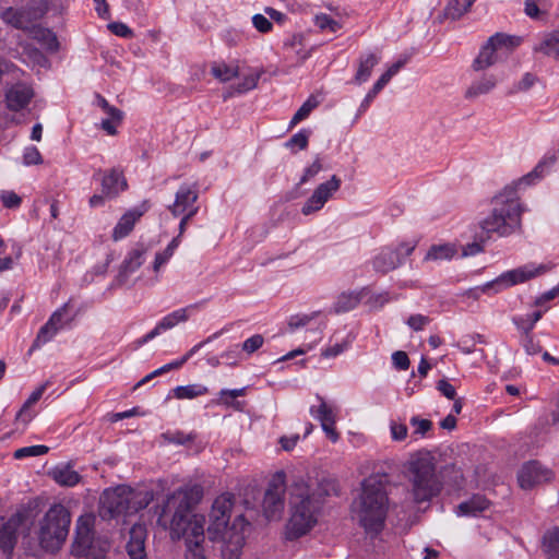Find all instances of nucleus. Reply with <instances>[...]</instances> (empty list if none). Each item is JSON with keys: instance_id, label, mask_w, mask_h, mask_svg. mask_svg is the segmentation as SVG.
I'll list each match as a JSON object with an SVG mask.
<instances>
[{"instance_id": "nucleus-1", "label": "nucleus", "mask_w": 559, "mask_h": 559, "mask_svg": "<svg viewBox=\"0 0 559 559\" xmlns=\"http://www.w3.org/2000/svg\"><path fill=\"white\" fill-rule=\"evenodd\" d=\"M202 496L200 486L178 489L167 496L157 518V524L169 530L171 539H186V559H207L203 546L205 519L192 514Z\"/></svg>"}, {"instance_id": "nucleus-2", "label": "nucleus", "mask_w": 559, "mask_h": 559, "mask_svg": "<svg viewBox=\"0 0 559 559\" xmlns=\"http://www.w3.org/2000/svg\"><path fill=\"white\" fill-rule=\"evenodd\" d=\"M555 163V156L542 159L532 171L518 181L506 186L493 198L491 213L480 222V228L487 234V237L490 234L507 237L521 228V215L524 209L518 195V188L531 186L540 180Z\"/></svg>"}, {"instance_id": "nucleus-3", "label": "nucleus", "mask_w": 559, "mask_h": 559, "mask_svg": "<svg viewBox=\"0 0 559 559\" xmlns=\"http://www.w3.org/2000/svg\"><path fill=\"white\" fill-rule=\"evenodd\" d=\"M250 522L235 512V496L224 492L212 502V542L221 544L223 559H239Z\"/></svg>"}, {"instance_id": "nucleus-4", "label": "nucleus", "mask_w": 559, "mask_h": 559, "mask_svg": "<svg viewBox=\"0 0 559 559\" xmlns=\"http://www.w3.org/2000/svg\"><path fill=\"white\" fill-rule=\"evenodd\" d=\"M323 493L314 481L296 478L289 487V519L285 527L287 539L308 534L318 523Z\"/></svg>"}, {"instance_id": "nucleus-5", "label": "nucleus", "mask_w": 559, "mask_h": 559, "mask_svg": "<svg viewBox=\"0 0 559 559\" xmlns=\"http://www.w3.org/2000/svg\"><path fill=\"white\" fill-rule=\"evenodd\" d=\"M386 476L371 475L361 484V493L354 503V512L368 533H379L389 509Z\"/></svg>"}, {"instance_id": "nucleus-6", "label": "nucleus", "mask_w": 559, "mask_h": 559, "mask_svg": "<svg viewBox=\"0 0 559 559\" xmlns=\"http://www.w3.org/2000/svg\"><path fill=\"white\" fill-rule=\"evenodd\" d=\"M409 495L414 502L430 501L442 489L436 472V459L430 452H418L411 457L407 467Z\"/></svg>"}, {"instance_id": "nucleus-7", "label": "nucleus", "mask_w": 559, "mask_h": 559, "mask_svg": "<svg viewBox=\"0 0 559 559\" xmlns=\"http://www.w3.org/2000/svg\"><path fill=\"white\" fill-rule=\"evenodd\" d=\"M153 491L136 490L126 485L104 490L99 513L103 519L131 515L145 509L153 500Z\"/></svg>"}, {"instance_id": "nucleus-8", "label": "nucleus", "mask_w": 559, "mask_h": 559, "mask_svg": "<svg viewBox=\"0 0 559 559\" xmlns=\"http://www.w3.org/2000/svg\"><path fill=\"white\" fill-rule=\"evenodd\" d=\"M71 524V514L61 503L52 504L39 522L37 533L40 547L49 552L58 551L64 544Z\"/></svg>"}, {"instance_id": "nucleus-9", "label": "nucleus", "mask_w": 559, "mask_h": 559, "mask_svg": "<svg viewBox=\"0 0 559 559\" xmlns=\"http://www.w3.org/2000/svg\"><path fill=\"white\" fill-rule=\"evenodd\" d=\"M549 269L550 267L547 264H537L531 262L516 269L507 271L496 280L487 282L484 285L469 288L463 293V296H466L467 298L478 299L481 294H488L491 290L493 293H499L502 289L538 277L548 272Z\"/></svg>"}, {"instance_id": "nucleus-10", "label": "nucleus", "mask_w": 559, "mask_h": 559, "mask_svg": "<svg viewBox=\"0 0 559 559\" xmlns=\"http://www.w3.org/2000/svg\"><path fill=\"white\" fill-rule=\"evenodd\" d=\"M520 44L515 36L503 33H496L481 47L478 56L474 59L472 68L474 71H484L497 62L506 59Z\"/></svg>"}, {"instance_id": "nucleus-11", "label": "nucleus", "mask_w": 559, "mask_h": 559, "mask_svg": "<svg viewBox=\"0 0 559 559\" xmlns=\"http://www.w3.org/2000/svg\"><path fill=\"white\" fill-rule=\"evenodd\" d=\"M417 246V241H404L396 247L386 246L381 248L371 259L372 269L377 273L386 274L401 266Z\"/></svg>"}, {"instance_id": "nucleus-12", "label": "nucleus", "mask_w": 559, "mask_h": 559, "mask_svg": "<svg viewBox=\"0 0 559 559\" xmlns=\"http://www.w3.org/2000/svg\"><path fill=\"white\" fill-rule=\"evenodd\" d=\"M107 547L96 546L93 537L92 520L80 518L75 528L71 554L85 559H103Z\"/></svg>"}, {"instance_id": "nucleus-13", "label": "nucleus", "mask_w": 559, "mask_h": 559, "mask_svg": "<svg viewBox=\"0 0 559 559\" xmlns=\"http://www.w3.org/2000/svg\"><path fill=\"white\" fill-rule=\"evenodd\" d=\"M198 195L199 189L195 183H183L176 192L174 203L169 205V211L174 216H183L179 224L180 233L183 231L188 219L198 211L195 205Z\"/></svg>"}, {"instance_id": "nucleus-14", "label": "nucleus", "mask_w": 559, "mask_h": 559, "mask_svg": "<svg viewBox=\"0 0 559 559\" xmlns=\"http://www.w3.org/2000/svg\"><path fill=\"white\" fill-rule=\"evenodd\" d=\"M341 186L342 180L336 175H332L329 180L318 185L311 195L302 204L300 210L301 214L309 216L321 211L340 190Z\"/></svg>"}, {"instance_id": "nucleus-15", "label": "nucleus", "mask_w": 559, "mask_h": 559, "mask_svg": "<svg viewBox=\"0 0 559 559\" xmlns=\"http://www.w3.org/2000/svg\"><path fill=\"white\" fill-rule=\"evenodd\" d=\"M285 489V474L277 472L269 483L263 498V511L269 520H275L281 516L284 509Z\"/></svg>"}, {"instance_id": "nucleus-16", "label": "nucleus", "mask_w": 559, "mask_h": 559, "mask_svg": "<svg viewBox=\"0 0 559 559\" xmlns=\"http://www.w3.org/2000/svg\"><path fill=\"white\" fill-rule=\"evenodd\" d=\"M204 305L205 301L197 302L168 313L155 325L152 331H150L139 341V344L143 345L158 336L160 333L175 328L181 322H186L190 317L195 314L200 307H203Z\"/></svg>"}, {"instance_id": "nucleus-17", "label": "nucleus", "mask_w": 559, "mask_h": 559, "mask_svg": "<svg viewBox=\"0 0 559 559\" xmlns=\"http://www.w3.org/2000/svg\"><path fill=\"white\" fill-rule=\"evenodd\" d=\"M552 478V472L537 461L525 463L519 472L518 480L523 489H531Z\"/></svg>"}, {"instance_id": "nucleus-18", "label": "nucleus", "mask_w": 559, "mask_h": 559, "mask_svg": "<svg viewBox=\"0 0 559 559\" xmlns=\"http://www.w3.org/2000/svg\"><path fill=\"white\" fill-rule=\"evenodd\" d=\"M317 399L320 402L319 406H311L309 412L312 417L320 421L321 428L326 437L332 442H336L340 438V435L335 429L336 414L333 407L329 405L322 396L317 395Z\"/></svg>"}, {"instance_id": "nucleus-19", "label": "nucleus", "mask_w": 559, "mask_h": 559, "mask_svg": "<svg viewBox=\"0 0 559 559\" xmlns=\"http://www.w3.org/2000/svg\"><path fill=\"white\" fill-rule=\"evenodd\" d=\"M97 175L100 176L102 192L107 199L117 198L128 188L123 173L119 168H111L105 171L98 170Z\"/></svg>"}, {"instance_id": "nucleus-20", "label": "nucleus", "mask_w": 559, "mask_h": 559, "mask_svg": "<svg viewBox=\"0 0 559 559\" xmlns=\"http://www.w3.org/2000/svg\"><path fill=\"white\" fill-rule=\"evenodd\" d=\"M130 538L126 549L130 559H146L145 540L146 528L142 524H134L130 530Z\"/></svg>"}, {"instance_id": "nucleus-21", "label": "nucleus", "mask_w": 559, "mask_h": 559, "mask_svg": "<svg viewBox=\"0 0 559 559\" xmlns=\"http://www.w3.org/2000/svg\"><path fill=\"white\" fill-rule=\"evenodd\" d=\"M33 95L31 86L24 83L12 85L5 94L8 108L14 111L23 109L28 105Z\"/></svg>"}, {"instance_id": "nucleus-22", "label": "nucleus", "mask_w": 559, "mask_h": 559, "mask_svg": "<svg viewBox=\"0 0 559 559\" xmlns=\"http://www.w3.org/2000/svg\"><path fill=\"white\" fill-rule=\"evenodd\" d=\"M533 51L547 57L559 58V31L543 34L533 45Z\"/></svg>"}, {"instance_id": "nucleus-23", "label": "nucleus", "mask_w": 559, "mask_h": 559, "mask_svg": "<svg viewBox=\"0 0 559 559\" xmlns=\"http://www.w3.org/2000/svg\"><path fill=\"white\" fill-rule=\"evenodd\" d=\"M498 79L493 74H486L474 80L465 91L466 99H475L481 95H487L496 88Z\"/></svg>"}, {"instance_id": "nucleus-24", "label": "nucleus", "mask_w": 559, "mask_h": 559, "mask_svg": "<svg viewBox=\"0 0 559 559\" xmlns=\"http://www.w3.org/2000/svg\"><path fill=\"white\" fill-rule=\"evenodd\" d=\"M381 57L374 52L361 55L358 58L357 72L354 76V83L360 85L369 80L372 69L380 62Z\"/></svg>"}, {"instance_id": "nucleus-25", "label": "nucleus", "mask_w": 559, "mask_h": 559, "mask_svg": "<svg viewBox=\"0 0 559 559\" xmlns=\"http://www.w3.org/2000/svg\"><path fill=\"white\" fill-rule=\"evenodd\" d=\"M260 78L261 72H250L249 74L245 75L240 82L230 85L223 93V99L226 100L229 97L239 96L254 90L258 86Z\"/></svg>"}, {"instance_id": "nucleus-26", "label": "nucleus", "mask_w": 559, "mask_h": 559, "mask_svg": "<svg viewBox=\"0 0 559 559\" xmlns=\"http://www.w3.org/2000/svg\"><path fill=\"white\" fill-rule=\"evenodd\" d=\"M1 19L5 24L22 31L28 29L32 24L29 13L25 9L7 8L1 13Z\"/></svg>"}, {"instance_id": "nucleus-27", "label": "nucleus", "mask_w": 559, "mask_h": 559, "mask_svg": "<svg viewBox=\"0 0 559 559\" xmlns=\"http://www.w3.org/2000/svg\"><path fill=\"white\" fill-rule=\"evenodd\" d=\"M144 250L134 249L128 253L120 265L118 281L123 284L128 281L130 274L135 272L144 262Z\"/></svg>"}, {"instance_id": "nucleus-28", "label": "nucleus", "mask_w": 559, "mask_h": 559, "mask_svg": "<svg viewBox=\"0 0 559 559\" xmlns=\"http://www.w3.org/2000/svg\"><path fill=\"white\" fill-rule=\"evenodd\" d=\"M365 292L366 288L360 290L344 292L340 294L333 305L334 312L342 313L355 309L361 301Z\"/></svg>"}, {"instance_id": "nucleus-29", "label": "nucleus", "mask_w": 559, "mask_h": 559, "mask_svg": "<svg viewBox=\"0 0 559 559\" xmlns=\"http://www.w3.org/2000/svg\"><path fill=\"white\" fill-rule=\"evenodd\" d=\"M52 479L60 486L73 487L81 480V475L71 464L57 465L50 473Z\"/></svg>"}, {"instance_id": "nucleus-30", "label": "nucleus", "mask_w": 559, "mask_h": 559, "mask_svg": "<svg viewBox=\"0 0 559 559\" xmlns=\"http://www.w3.org/2000/svg\"><path fill=\"white\" fill-rule=\"evenodd\" d=\"M142 216V212L138 210H131L124 213L112 231V238L115 240H120L127 237L131 230L133 229L136 221Z\"/></svg>"}, {"instance_id": "nucleus-31", "label": "nucleus", "mask_w": 559, "mask_h": 559, "mask_svg": "<svg viewBox=\"0 0 559 559\" xmlns=\"http://www.w3.org/2000/svg\"><path fill=\"white\" fill-rule=\"evenodd\" d=\"M457 254V247L454 243H438L432 245L425 258L424 261H432V262H442L450 261Z\"/></svg>"}, {"instance_id": "nucleus-32", "label": "nucleus", "mask_w": 559, "mask_h": 559, "mask_svg": "<svg viewBox=\"0 0 559 559\" xmlns=\"http://www.w3.org/2000/svg\"><path fill=\"white\" fill-rule=\"evenodd\" d=\"M488 507L489 501L484 496L475 495L467 501H463L457 506V514L477 516L488 509Z\"/></svg>"}, {"instance_id": "nucleus-33", "label": "nucleus", "mask_w": 559, "mask_h": 559, "mask_svg": "<svg viewBox=\"0 0 559 559\" xmlns=\"http://www.w3.org/2000/svg\"><path fill=\"white\" fill-rule=\"evenodd\" d=\"M547 310L548 308L546 307L545 309H539L532 313H527L524 316H515L512 318V322L521 332V334H531L535 324L542 319L543 314Z\"/></svg>"}, {"instance_id": "nucleus-34", "label": "nucleus", "mask_w": 559, "mask_h": 559, "mask_svg": "<svg viewBox=\"0 0 559 559\" xmlns=\"http://www.w3.org/2000/svg\"><path fill=\"white\" fill-rule=\"evenodd\" d=\"M16 543V523L8 521L0 527V549L3 554H11Z\"/></svg>"}, {"instance_id": "nucleus-35", "label": "nucleus", "mask_w": 559, "mask_h": 559, "mask_svg": "<svg viewBox=\"0 0 559 559\" xmlns=\"http://www.w3.org/2000/svg\"><path fill=\"white\" fill-rule=\"evenodd\" d=\"M543 551L547 559H559V527L548 530L544 534Z\"/></svg>"}, {"instance_id": "nucleus-36", "label": "nucleus", "mask_w": 559, "mask_h": 559, "mask_svg": "<svg viewBox=\"0 0 559 559\" xmlns=\"http://www.w3.org/2000/svg\"><path fill=\"white\" fill-rule=\"evenodd\" d=\"M212 75L221 82H228L239 75V66L237 62H217L212 66Z\"/></svg>"}, {"instance_id": "nucleus-37", "label": "nucleus", "mask_w": 559, "mask_h": 559, "mask_svg": "<svg viewBox=\"0 0 559 559\" xmlns=\"http://www.w3.org/2000/svg\"><path fill=\"white\" fill-rule=\"evenodd\" d=\"M207 388L203 384L194 383L188 385H179L173 390L174 397L178 400H191L207 393Z\"/></svg>"}, {"instance_id": "nucleus-38", "label": "nucleus", "mask_w": 559, "mask_h": 559, "mask_svg": "<svg viewBox=\"0 0 559 559\" xmlns=\"http://www.w3.org/2000/svg\"><path fill=\"white\" fill-rule=\"evenodd\" d=\"M57 333H58L57 329L46 322L39 329L35 340L28 350V355H31L33 352L39 349L43 345L50 342L57 335Z\"/></svg>"}, {"instance_id": "nucleus-39", "label": "nucleus", "mask_w": 559, "mask_h": 559, "mask_svg": "<svg viewBox=\"0 0 559 559\" xmlns=\"http://www.w3.org/2000/svg\"><path fill=\"white\" fill-rule=\"evenodd\" d=\"M105 114L108 117L102 120V129L105 130L109 135H115L117 133L116 124L122 121L123 112L117 107L110 106V109L105 111Z\"/></svg>"}, {"instance_id": "nucleus-40", "label": "nucleus", "mask_w": 559, "mask_h": 559, "mask_svg": "<svg viewBox=\"0 0 559 559\" xmlns=\"http://www.w3.org/2000/svg\"><path fill=\"white\" fill-rule=\"evenodd\" d=\"M318 105L319 100L314 96H310L295 112L289 126L294 127L300 121L305 120Z\"/></svg>"}, {"instance_id": "nucleus-41", "label": "nucleus", "mask_w": 559, "mask_h": 559, "mask_svg": "<svg viewBox=\"0 0 559 559\" xmlns=\"http://www.w3.org/2000/svg\"><path fill=\"white\" fill-rule=\"evenodd\" d=\"M314 25L321 31H330L331 33H335L342 28V24L338 21L325 13H320L314 16Z\"/></svg>"}, {"instance_id": "nucleus-42", "label": "nucleus", "mask_w": 559, "mask_h": 559, "mask_svg": "<svg viewBox=\"0 0 559 559\" xmlns=\"http://www.w3.org/2000/svg\"><path fill=\"white\" fill-rule=\"evenodd\" d=\"M323 170V164L319 155L316 156L314 160L304 169V173L299 179L298 185H305L316 178L320 171Z\"/></svg>"}, {"instance_id": "nucleus-43", "label": "nucleus", "mask_w": 559, "mask_h": 559, "mask_svg": "<svg viewBox=\"0 0 559 559\" xmlns=\"http://www.w3.org/2000/svg\"><path fill=\"white\" fill-rule=\"evenodd\" d=\"M411 426L413 427L412 437H425L428 431L432 429V421L429 419H424L418 416H413L409 420Z\"/></svg>"}, {"instance_id": "nucleus-44", "label": "nucleus", "mask_w": 559, "mask_h": 559, "mask_svg": "<svg viewBox=\"0 0 559 559\" xmlns=\"http://www.w3.org/2000/svg\"><path fill=\"white\" fill-rule=\"evenodd\" d=\"M48 450H49L48 447L41 445V444L24 447V448L17 449L14 452L13 457L16 460H22V459H25L28 456H40V455L46 454L48 452Z\"/></svg>"}, {"instance_id": "nucleus-45", "label": "nucleus", "mask_w": 559, "mask_h": 559, "mask_svg": "<svg viewBox=\"0 0 559 559\" xmlns=\"http://www.w3.org/2000/svg\"><path fill=\"white\" fill-rule=\"evenodd\" d=\"M386 84L388 83L384 80H382L381 78L378 79V81L373 84L372 88L367 93V95L362 99V102L359 106V109H358V114H362L364 111H366L368 109L371 102L384 88V86Z\"/></svg>"}, {"instance_id": "nucleus-46", "label": "nucleus", "mask_w": 559, "mask_h": 559, "mask_svg": "<svg viewBox=\"0 0 559 559\" xmlns=\"http://www.w3.org/2000/svg\"><path fill=\"white\" fill-rule=\"evenodd\" d=\"M207 344V340L200 342L199 344L194 345L192 348H190L182 357L168 362L171 366L173 370L180 369L190 358L194 357L199 352H201L204 346Z\"/></svg>"}, {"instance_id": "nucleus-47", "label": "nucleus", "mask_w": 559, "mask_h": 559, "mask_svg": "<svg viewBox=\"0 0 559 559\" xmlns=\"http://www.w3.org/2000/svg\"><path fill=\"white\" fill-rule=\"evenodd\" d=\"M36 38L40 41H43L47 49L51 50V51H55L58 49L59 47V43H58V39L56 37V35L49 31V29H45V28H38L36 32Z\"/></svg>"}, {"instance_id": "nucleus-48", "label": "nucleus", "mask_w": 559, "mask_h": 559, "mask_svg": "<svg viewBox=\"0 0 559 559\" xmlns=\"http://www.w3.org/2000/svg\"><path fill=\"white\" fill-rule=\"evenodd\" d=\"M537 81H538V78L535 74H533L531 72H526L521 78V80L513 85L511 93L527 92L536 84Z\"/></svg>"}, {"instance_id": "nucleus-49", "label": "nucleus", "mask_w": 559, "mask_h": 559, "mask_svg": "<svg viewBox=\"0 0 559 559\" xmlns=\"http://www.w3.org/2000/svg\"><path fill=\"white\" fill-rule=\"evenodd\" d=\"M68 306H69L68 302L62 305L60 308H58L56 311L52 312V314L50 316V318L47 321V323H49L50 325L56 328L58 332L66 324L64 316L67 313Z\"/></svg>"}, {"instance_id": "nucleus-50", "label": "nucleus", "mask_w": 559, "mask_h": 559, "mask_svg": "<svg viewBox=\"0 0 559 559\" xmlns=\"http://www.w3.org/2000/svg\"><path fill=\"white\" fill-rule=\"evenodd\" d=\"M466 12L461 0H451L444 9V14L451 20L460 19Z\"/></svg>"}, {"instance_id": "nucleus-51", "label": "nucleus", "mask_w": 559, "mask_h": 559, "mask_svg": "<svg viewBox=\"0 0 559 559\" xmlns=\"http://www.w3.org/2000/svg\"><path fill=\"white\" fill-rule=\"evenodd\" d=\"M521 344L528 355H536L540 353L542 346L535 341L533 334H521Z\"/></svg>"}, {"instance_id": "nucleus-52", "label": "nucleus", "mask_w": 559, "mask_h": 559, "mask_svg": "<svg viewBox=\"0 0 559 559\" xmlns=\"http://www.w3.org/2000/svg\"><path fill=\"white\" fill-rule=\"evenodd\" d=\"M246 393V388L234 389V390H222L219 393L218 402L225 405H234L235 400L239 396H243Z\"/></svg>"}, {"instance_id": "nucleus-53", "label": "nucleus", "mask_w": 559, "mask_h": 559, "mask_svg": "<svg viewBox=\"0 0 559 559\" xmlns=\"http://www.w3.org/2000/svg\"><path fill=\"white\" fill-rule=\"evenodd\" d=\"M43 163V157L36 146L26 147L23 153V164L26 166L39 165Z\"/></svg>"}, {"instance_id": "nucleus-54", "label": "nucleus", "mask_w": 559, "mask_h": 559, "mask_svg": "<svg viewBox=\"0 0 559 559\" xmlns=\"http://www.w3.org/2000/svg\"><path fill=\"white\" fill-rule=\"evenodd\" d=\"M308 141L309 131L304 129L294 134L286 143V146H297L299 150H305L308 145Z\"/></svg>"}, {"instance_id": "nucleus-55", "label": "nucleus", "mask_w": 559, "mask_h": 559, "mask_svg": "<svg viewBox=\"0 0 559 559\" xmlns=\"http://www.w3.org/2000/svg\"><path fill=\"white\" fill-rule=\"evenodd\" d=\"M263 336L261 334H254L242 343V349L247 354H252L258 350L263 345Z\"/></svg>"}, {"instance_id": "nucleus-56", "label": "nucleus", "mask_w": 559, "mask_h": 559, "mask_svg": "<svg viewBox=\"0 0 559 559\" xmlns=\"http://www.w3.org/2000/svg\"><path fill=\"white\" fill-rule=\"evenodd\" d=\"M392 362L397 370H407L409 368V358L403 350H396L392 354Z\"/></svg>"}, {"instance_id": "nucleus-57", "label": "nucleus", "mask_w": 559, "mask_h": 559, "mask_svg": "<svg viewBox=\"0 0 559 559\" xmlns=\"http://www.w3.org/2000/svg\"><path fill=\"white\" fill-rule=\"evenodd\" d=\"M429 322L430 319L423 314H413L406 321L407 325L414 331L423 330Z\"/></svg>"}, {"instance_id": "nucleus-58", "label": "nucleus", "mask_w": 559, "mask_h": 559, "mask_svg": "<svg viewBox=\"0 0 559 559\" xmlns=\"http://www.w3.org/2000/svg\"><path fill=\"white\" fill-rule=\"evenodd\" d=\"M108 27L115 35L123 38H130L133 35L132 29L121 22L110 23Z\"/></svg>"}, {"instance_id": "nucleus-59", "label": "nucleus", "mask_w": 559, "mask_h": 559, "mask_svg": "<svg viewBox=\"0 0 559 559\" xmlns=\"http://www.w3.org/2000/svg\"><path fill=\"white\" fill-rule=\"evenodd\" d=\"M392 439L395 441H403L407 437L408 429L406 425L400 423H391L390 425Z\"/></svg>"}, {"instance_id": "nucleus-60", "label": "nucleus", "mask_w": 559, "mask_h": 559, "mask_svg": "<svg viewBox=\"0 0 559 559\" xmlns=\"http://www.w3.org/2000/svg\"><path fill=\"white\" fill-rule=\"evenodd\" d=\"M253 26L261 33H267L272 29V23L263 14H255L252 16Z\"/></svg>"}, {"instance_id": "nucleus-61", "label": "nucleus", "mask_w": 559, "mask_h": 559, "mask_svg": "<svg viewBox=\"0 0 559 559\" xmlns=\"http://www.w3.org/2000/svg\"><path fill=\"white\" fill-rule=\"evenodd\" d=\"M34 416L35 413L32 411V406L24 403L21 409L17 412L15 420L26 425L34 418Z\"/></svg>"}, {"instance_id": "nucleus-62", "label": "nucleus", "mask_w": 559, "mask_h": 559, "mask_svg": "<svg viewBox=\"0 0 559 559\" xmlns=\"http://www.w3.org/2000/svg\"><path fill=\"white\" fill-rule=\"evenodd\" d=\"M407 58H403L394 62L389 69L380 76L386 83L406 64Z\"/></svg>"}, {"instance_id": "nucleus-63", "label": "nucleus", "mask_w": 559, "mask_h": 559, "mask_svg": "<svg viewBox=\"0 0 559 559\" xmlns=\"http://www.w3.org/2000/svg\"><path fill=\"white\" fill-rule=\"evenodd\" d=\"M2 203L8 209H14L17 207L21 204V198L12 192V191H5L1 194Z\"/></svg>"}, {"instance_id": "nucleus-64", "label": "nucleus", "mask_w": 559, "mask_h": 559, "mask_svg": "<svg viewBox=\"0 0 559 559\" xmlns=\"http://www.w3.org/2000/svg\"><path fill=\"white\" fill-rule=\"evenodd\" d=\"M559 296V286L551 288L548 292L543 293L535 299V306L542 308L547 301H550Z\"/></svg>"}]
</instances>
